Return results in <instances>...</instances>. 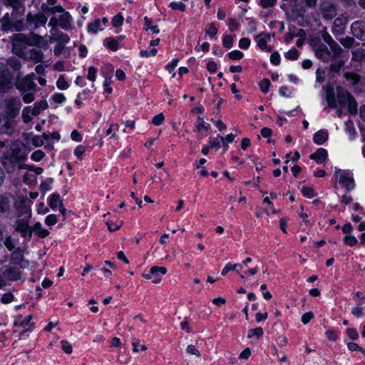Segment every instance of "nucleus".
<instances>
[{
	"label": "nucleus",
	"instance_id": "7ed1b4c3",
	"mask_svg": "<svg viewBox=\"0 0 365 365\" xmlns=\"http://www.w3.org/2000/svg\"><path fill=\"white\" fill-rule=\"evenodd\" d=\"M42 10L46 14L50 16L48 26L53 28L59 26L62 29L67 30L71 26L72 17L68 11L58 5L53 7H48L42 5Z\"/></svg>",
	"mask_w": 365,
	"mask_h": 365
},
{
	"label": "nucleus",
	"instance_id": "c756f323",
	"mask_svg": "<svg viewBox=\"0 0 365 365\" xmlns=\"http://www.w3.org/2000/svg\"><path fill=\"white\" fill-rule=\"evenodd\" d=\"M23 181L29 186H34L37 183V178H36L35 174L26 173L24 175Z\"/></svg>",
	"mask_w": 365,
	"mask_h": 365
},
{
	"label": "nucleus",
	"instance_id": "49530a36",
	"mask_svg": "<svg viewBox=\"0 0 365 365\" xmlns=\"http://www.w3.org/2000/svg\"><path fill=\"white\" fill-rule=\"evenodd\" d=\"M357 239L351 235H347L344 237V243L347 246H354L357 243Z\"/></svg>",
	"mask_w": 365,
	"mask_h": 365
},
{
	"label": "nucleus",
	"instance_id": "4d7b16f0",
	"mask_svg": "<svg viewBox=\"0 0 365 365\" xmlns=\"http://www.w3.org/2000/svg\"><path fill=\"white\" fill-rule=\"evenodd\" d=\"M228 56L232 60H240L243 58L244 54L239 50H234L228 53Z\"/></svg>",
	"mask_w": 365,
	"mask_h": 365
},
{
	"label": "nucleus",
	"instance_id": "cd10ccee",
	"mask_svg": "<svg viewBox=\"0 0 365 365\" xmlns=\"http://www.w3.org/2000/svg\"><path fill=\"white\" fill-rule=\"evenodd\" d=\"M210 129V125L203 120L202 118L198 117L197 122L195 123V131L202 132L207 131Z\"/></svg>",
	"mask_w": 365,
	"mask_h": 365
},
{
	"label": "nucleus",
	"instance_id": "a18cd8bd",
	"mask_svg": "<svg viewBox=\"0 0 365 365\" xmlns=\"http://www.w3.org/2000/svg\"><path fill=\"white\" fill-rule=\"evenodd\" d=\"M349 109V112L351 114H355L357 112V103L354 98L351 97L350 101L347 103L346 106Z\"/></svg>",
	"mask_w": 365,
	"mask_h": 365
},
{
	"label": "nucleus",
	"instance_id": "864d4df0",
	"mask_svg": "<svg viewBox=\"0 0 365 365\" xmlns=\"http://www.w3.org/2000/svg\"><path fill=\"white\" fill-rule=\"evenodd\" d=\"M51 100L56 103L61 104L66 101V97L61 93H55L52 95Z\"/></svg>",
	"mask_w": 365,
	"mask_h": 365
},
{
	"label": "nucleus",
	"instance_id": "a211bd4d",
	"mask_svg": "<svg viewBox=\"0 0 365 365\" xmlns=\"http://www.w3.org/2000/svg\"><path fill=\"white\" fill-rule=\"evenodd\" d=\"M316 56L323 61H329L331 58V53L327 46L324 44H320L316 49Z\"/></svg>",
	"mask_w": 365,
	"mask_h": 365
},
{
	"label": "nucleus",
	"instance_id": "13d9d810",
	"mask_svg": "<svg viewBox=\"0 0 365 365\" xmlns=\"http://www.w3.org/2000/svg\"><path fill=\"white\" fill-rule=\"evenodd\" d=\"M227 26L231 31H237L240 28V24L235 19H230Z\"/></svg>",
	"mask_w": 365,
	"mask_h": 365
},
{
	"label": "nucleus",
	"instance_id": "f03ea898",
	"mask_svg": "<svg viewBox=\"0 0 365 365\" xmlns=\"http://www.w3.org/2000/svg\"><path fill=\"white\" fill-rule=\"evenodd\" d=\"M29 152L25 145L20 140L11 143L9 147H6L2 153V163L5 168L9 171L10 167L14 168L16 163L25 161L28 158Z\"/></svg>",
	"mask_w": 365,
	"mask_h": 365
},
{
	"label": "nucleus",
	"instance_id": "4c0bfd02",
	"mask_svg": "<svg viewBox=\"0 0 365 365\" xmlns=\"http://www.w3.org/2000/svg\"><path fill=\"white\" fill-rule=\"evenodd\" d=\"M324 41H326L329 46L330 47L332 48V50L334 51V53L336 54L337 53V50H339L340 48L339 47V46L337 45V43H336L333 39L331 38V36L327 34V35H325L324 36Z\"/></svg>",
	"mask_w": 365,
	"mask_h": 365
},
{
	"label": "nucleus",
	"instance_id": "2eb2a0df",
	"mask_svg": "<svg viewBox=\"0 0 365 365\" xmlns=\"http://www.w3.org/2000/svg\"><path fill=\"white\" fill-rule=\"evenodd\" d=\"M4 277L9 280H18L21 278V272L16 267H6L2 271Z\"/></svg>",
	"mask_w": 365,
	"mask_h": 365
},
{
	"label": "nucleus",
	"instance_id": "39448f33",
	"mask_svg": "<svg viewBox=\"0 0 365 365\" xmlns=\"http://www.w3.org/2000/svg\"><path fill=\"white\" fill-rule=\"evenodd\" d=\"M25 216L23 218L16 220L14 225V230L19 232L21 236L27 240L32 237L31 227L29 226V219L31 217V209L30 207H25Z\"/></svg>",
	"mask_w": 365,
	"mask_h": 365
},
{
	"label": "nucleus",
	"instance_id": "e433bc0d",
	"mask_svg": "<svg viewBox=\"0 0 365 365\" xmlns=\"http://www.w3.org/2000/svg\"><path fill=\"white\" fill-rule=\"evenodd\" d=\"M56 86L59 90H66L69 88V83L63 76H61L56 81Z\"/></svg>",
	"mask_w": 365,
	"mask_h": 365
},
{
	"label": "nucleus",
	"instance_id": "69168bd1",
	"mask_svg": "<svg viewBox=\"0 0 365 365\" xmlns=\"http://www.w3.org/2000/svg\"><path fill=\"white\" fill-rule=\"evenodd\" d=\"M186 352L190 355H195L197 357L200 356V351L197 350L192 344H190L186 348Z\"/></svg>",
	"mask_w": 365,
	"mask_h": 365
},
{
	"label": "nucleus",
	"instance_id": "0e129e2a",
	"mask_svg": "<svg viewBox=\"0 0 365 365\" xmlns=\"http://www.w3.org/2000/svg\"><path fill=\"white\" fill-rule=\"evenodd\" d=\"M251 44V41L248 38H242L239 41V47L242 49H247Z\"/></svg>",
	"mask_w": 365,
	"mask_h": 365
},
{
	"label": "nucleus",
	"instance_id": "a19ab883",
	"mask_svg": "<svg viewBox=\"0 0 365 365\" xmlns=\"http://www.w3.org/2000/svg\"><path fill=\"white\" fill-rule=\"evenodd\" d=\"M301 191L303 195L308 198H312L316 195L314 189L311 187L304 186L302 187Z\"/></svg>",
	"mask_w": 365,
	"mask_h": 365
},
{
	"label": "nucleus",
	"instance_id": "b1692460",
	"mask_svg": "<svg viewBox=\"0 0 365 365\" xmlns=\"http://www.w3.org/2000/svg\"><path fill=\"white\" fill-rule=\"evenodd\" d=\"M160 273L161 275H164L167 273V269L164 267H152L150 269V272L148 274H143L142 277L146 279H151L153 281V274Z\"/></svg>",
	"mask_w": 365,
	"mask_h": 365
},
{
	"label": "nucleus",
	"instance_id": "bb28decb",
	"mask_svg": "<svg viewBox=\"0 0 365 365\" xmlns=\"http://www.w3.org/2000/svg\"><path fill=\"white\" fill-rule=\"evenodd\" d=\"M243 268V265L240 264H232L231 262H228L225 264V267L222 269L221 272V274L222 276L226 275L230 271L236 270L237 273H240V269Z\"/></svg>",
	"mask_w": 365,
	"mask_h": 365
},
{
	"label": "nucleus",
	"instance_id": "680f3d73",
	"mask_svg": "<svg viewBox=\"0 0 365 365\" xmlns=\"http://www.w3.org/2000/svg\"><path fill=\"white\" fill-rule=\"evenodd\" d=\"M106 224L108 230L111 232H113L118 230L122 226L123 221H119L117 222H108Z\"/></svg>",
	"mask_w": 365,
	"mask_h": 365
},
{
	"label": "nucleus",
	"instance_id": "bf43d9fd",
	"mask_svg": "<svg viewBox=\"0 0 365 365\" xmlns=\"http://www.w3.org/2000/svg\"><path fill=\"white\" fill-rule=\"evenodd\" d=\"M58 220L57 217L54 214L48 215L45 219V224L48 226H53L56 224Z\"/></svg>",
	"mask_w": 365,
	"mask_h": 365
},
{
	"label": "nucleus",
	"instance_id": "72a5a7b5",
	"mask_svg": "<svg viewBox=\"0 0 365 365\" xmlns=\"http://www.w3.org/2000/svg\"><path fill=\"white\" fill-rule=\"evenodd\" d=\"M23 100L26 103H30L34 101V93L33 91H20Z\"/></svg>",
	"mask_w": 365,
	"mask_h": 365
},
{
	"label": "nucleus",
	"instance_id": "052dcab7",
	"mask_svg": "<svg viewBox=\"0 0 365 365\" xmlns=\"http://www.w3.org/2000/svg\"><path fill=\"white\" fill-rule=\"evenodd\" d=\"M61 348L63 351L66 354H71L73 351V347L71 343H69L67 341L63 340L61 341Z\"/></svg>",
	"mask_w": 365,
	"mask_h": 365
},
{
	"label": "nucleus",
	"instance_id": "393cba45",
	"mask_svg": "<svg viewBox=\"0 0 365 365\" xmlns=\"http://www.w3.org/2000/svg\"><path fill=\"white\" fill-rule=\"evenodd\" d=\"M25 52L26 55L25 58H29L35 61V63L41 62L43 58V54L41 51L33 48L29 50V54L27 53V49H26Z\"/></svg>",
	"mask_w": 365,
	"mask_h": 365
},
{
	"label": "nucleus",
	"instance_id": "774afa93",
	"mask_svg": "<svg viewBox=\"0 0 365 365\" xmlns=\"http://www.w3.org/2000/svg\"><path fill=\"white\" fill-rule=\"evenodd\" d=\"M354 299L359 305H363L365 304V296L360 292L355 294Z\"/></svg>",
	"mask_w": 365,
	"mask_h": 365
},
{
	"label": "nucleus",
	"instance_id": "aec40b11",
	"mask_svg": "<svg viewBox=\"0 0 365 365\" xmlns=\"http://www.w3.org/2000/svg\"><path fill=\"white\" fill-rule=\"evenodd\" d=\"M12 120L5 115H0V133L11 132Z\"/></svg>",
	"mask_w": 365,
	"mask_h": 365
},
{
	"label": "nucleus",
	"instance_id": "f257e3e1",
	"mask_svg": "<svg viewBox=\"0 0 365 365\" xmlns=\"http://www.w3.org/2000/svg\"><path fill=\"white\" fill-rule=\"evenodd\" d=\"M50 43L47 38L38 35H32L31 38H28L23 34H17L12 38V51L14 53L21 58H26V49L28 46H36L40 48L47 49Z\"/></svg>",
	"mask_w": 365,
	"mask_h": 365
},
{
	"label": "nucleus",
	"instance_id": "473e14b6",
	"mask_svg": "<svg viewBox=\"0 0 365 365\" xmlns=\"http://www.w3.org/2000/svg\"><path fill=\"white\" fill-rule=\"evenodd\" d=\"M145 21V29L147 31H150L153 34H158L160 32V29L158 26L152 24V20L147 16L144 18Z\"/></svg>",
	"mask_w": 365,
	"mask_h": 365
},
{
	"label": "nucleus",
	"instance_id": "6e6d98bb",
	"mask_svg": "<svg viewBox=\"0 0 365 365\" xmlns=\"http://www.w3.org/2000/svg\"><path fill=\"white\" fill-rule=\"evenodd\" d=\"M158 53V50L156 48H152L150 51L148 50H141L140 51V56L143 58H148L150 56H156Z\"/></svg>",
	"mask_w": 365,
	"mask_h": 365
},
{
	"label": "nucleus",
	"instance_id": "6e6552de",
	"mask_svg": "<svg viewBox=\"0 0 365 365\" xmlns=\"http://www.w3.org/2000/svg\"><path fill=\"white\" fill-rule=\"evenodd\" d=\"M108 23V20L106 17L102 19H95L93 21L90 22L87 26V31L90 34H97L99 31H103Z\"/></svg>",
	"mask_w": 365,
	"mask_h": 365
},
{
	"label": "nucleus",
	"instance_id": "20e7f679",
	"mask_svg": "<svg viewBox=\"0 0 365 365\" xmlns=\"http://www.w3.org/2000/svg\"><path fill=\"white\" fill-rule=\"evenodd\" d=\"M324 91L327 104L329 107L331 108H337V106H339L340 108H344L352 97L348 91L342 88H338L336 99L334 96V87L331 85L324 87Z\"/></svg>",
	"mask_w": 365,
	"mask_h": 365
},
{
	"label": "nucleus",
	"instance_id": "4468645a",
	"mask_svg": "<svg viewBox=\"0 0 365 365\" xmlns=\"http://www.w3.org/2000/svg\"><path fill=\"white\" fill-rule=\"evenodd\" d=\"M40 113L39 109L37 107L27 106L24 108L22 111V118L26 123L31 121L34 117L38 115Z\"/></svg>",
	"mask_w": 365,
	"mask_h": 365
},
{
	"label": "nucleus",
	"instance_id": "ddd939ff",
	"mask_svg": "<svg viewBox=\"0 0 365 365\" xmlns=\"http://www.w3.org/2000/svg\"><path fill=\"white\" fill-rule=\"evenodd\" d=\"M353 35L359 39L365 38V21H356L351 26Z\"/></svg>",
	"mask_w": 365,
	"mask_h": 365
},
{
	"label": "nucleus",
	"instance_id": "5fc2aeb1",
	"mask_svg": "<svg viewBox=\"0 0 365 365\" xmlns=\"http://www.w3.org/2000/svg\"><path fill=\"white\" fill-rule=\"evenodd\" d=\"M96 74H97V68L93 66H90L88 69L87 78L89 81L94 82L97 77Z\"/></svg>",
	"mask_w": 365,
	"mask_h": 365
},
{
	"label": "nucleus",
	"instance_id": "338daca9",
	"mask_svg": "<svg viewBox=\"0 0 365 365\" xmlns=\"http://www.w3.org/2000/svg\"><path fill=\"white\" fill-rule=\"evenodd\" d=\"M165 120V117L163 113H159L153 118L152 123L155 125H160Z\"/></svg>",
	"mask_w": 365,
	"mask_h": 365
},
{
	"label": "nucleus",
	"instance_id": "dca6fc26",
	"mask_svg": "<svg viewBox=\"0 0 365 365\" xmlns=\"http://www.w3.org/2000/svg\"><path fill=\"white\" fill-rule=\"evenodd\" d=\"M4 3L13 9V16L22 14L24 11V6L20 0H5Z\"/></svg>",
	"mask_w": 365,
	"mask_h": 365
},
{
	"label": "nucleus",
	"instance_id": "58836bf2",
	"mask_svg": "<svg viewBox=\"0 0 365 365\" xmlns=\"http://www.w3.org/2000/svg\"><path fill=\"white\" fill-rule=\"evenodd\" d=\"M218 29L214 23L209 24L205 29L206 34L208 35L211 38H215Z\"/></svg>",
	"mask_w": 365,
	"mask_h": 365
},
{
	"label": "nucleus",
	"instance_id": "f8f14e48",
	"mask_svg": "<svg viewBox=\"0 0 365 365\" xmlns=\"http://www.w3.org/2000/svg\"><path fill=\"white\" fill-rule=\"evenodd\" d=\"M321 12L322 16L326 19H331L336 14L334 5L329 1H324L321 4Z\"/></svg>",
	"mask_w": 365,
	"mask_h": 365
},
{
	"label": "nucleus",
	"instance_id": "c85d7f7f",
	"mask_svg": "<svg viewBox=\"0 0 365 365\" xmlns=\"http://www.w3.org/2000/svg\"><path fill=\"white\" fill-rule=\"evenodd\" d=\"M119 125L115 123H112L110 125L108 129L106 130V135H110L112 138L118 140V136L117 135L118 131L119 130Z\"/></svg>",
	"mask_w": 365,
	"mask_h": 365
},
{
	"label": "nucleus",
	"instance_id": "c9c22d12",
	"mask_svg": "<svg viewBox=\"0 0 365 365\" xmlns=\"http://www.w3.org/2000/svg\"><path fill=\"white\" fill-rule=\"evenodd\" d=\"M222 44L226 48H231L233 46L234 36L225 34L222 38Z\"/></svg>",
	"mask_w": 365,
	"mask_h": 365
},
{
	"label": "nucleus",
	"instance_id": "79ce46f5",
	"mask_svg": "<svg viewBox=\"0 0 365 365\" xmlns=\"http://www.w3.org/2000/svg\"><path fill=\"white\" fill-rule=\"evenodd\" d=\"M173 10L184 11L186 9V5L180 1H172L169 4Z\"/></svg>",
	"mask_w": 365,
	"mask_h": 365
},
{
	"label": "nucleus",
	"instance_id": "412c9836",
	"mask_svg": "<svg viewBox=\"0 0 365 365\" xmlns=\"http://www.w3.org/2000/svg\"><path fill=\"white\" fill-rule=\"evenodd\" d=\"M32 233L34 232L39 237L44 238L49 235V231L43 227L40 222H36L33 227H31Z\"/></svg>",
	"mask_w": 365,
	"mask_h": 365
},
{
	"label": "nucleus",
	"instance_id": "8fccbe9b",
	"mask_svg": "<svg viewBox=\"0 0 365 365\" xmlns=\"http://www.w3.org/2000/svg\"><path fill=\"white\" fill-rule=\"evenodd\" d=\"M124 21V18L121 14H118L115 16H113L112 19V25L114 27H118L120 26Z\"/></svg>",
	"mask_w": 365,
	"mask_h": 365
},
{
	"label": "nucleus",
	"instance_id": "ea45409f",
	"mask_svg": "<svg viewBox=\"0 0 365 365\" xmlns=\"http://www.w3.org/2000/svg\"><path fill=\"white\" fill-rule=\"evenodd\" d=\"M224 142H225L224 137L218 135L217 137L213 138L212 140H211L210 141V145L212 148H220L222 145V143H223Z\"/></svg>",
	"mask_w": 365,
	"mask_h": 365
},
{
	"label": "nucleus",
	"instance_id": "de8ad7c7",
	"mask_svg": "<svg viewBox=\"0 0 365 365\" xmlns=\"http://www.w3.org/2000/svg\"><path fill=\"white\" fill-rule=\"evenodd\" d=\"M45 155H45L44 152H43L41 150H37L31 154V159L33 161L38 162V161L41 160L45 157Z\"/></svg>",
	"mask_w": 365,
	"mask_h": 365
},
{
	"label": "nucleus",
	"instance_id": "0eeeda50",
	"mask_svg": "<svg viewBox=\"0 0 365 365\" xmlns=\"http://www.w3.org/2000/svg\"><path fill=\"white\" fill-rule=\"evenodd\" d=\"M335 175L339 179V182L346 188L347 191H351L355 187V183L352 173L347 170H341L335 169Z\"/></svg>",
	"mask_w": 365,
	"mask_h": 365
},
{
	"label": "nucleus",
	"instance_id": "37998d69",
	"mask_svg": "<svg viewBox=\"0 0 365 365\" xmlns=\"http://www.w3.org/2000/svg\"><path fill=\"white\" fill-rule=\"evenodd\" d=\"M299 56V53L296 48H292L289 51H288L285 54V58L294 61L297 60Z\"/></svg>",
	"mask_w": 365,
	"mask_h": 365
},
{
	"label": "nucleus",
	"instance_id": "2f4dec72",
	"mask_svg": "<svg viewBox=\"0 0 365 365\" xmlns=\"http://www.w3.org/2000/svg\"><path fill=\"white\" fill-rule=\"evenodd\" d=\"M345 131L346 134L349 135L350 140L354 139L356 135V130L354 123L351 121L347 120L345 123Z\"/></svg>",
	"mask_w": 365,
	"mask_h": 365
},
{
	"label": "nucleus",
	"instance_id": "c03bdc74",
	"mask_svg": "<svg viewBox=\"0 0 365 365\" xmlns=\"http://www.w3.org/2000/svg\"><path fill=\"white\" fill-rule=\"evenodd\" d=\"M7 65L14 71H17L21 68V63L19 60L16 58H11L8 59Z\"/></svg>",
	"mask_w": 365,
	"mask_h": 365
},
{
	"label": "nucleus",
	"instance_id": "9d476101",
	"mask_svg": "<svg viewBox=\"0 0 365 365\" xmlns=\"http://www.w3.org/2000/svg\"><path fill=\"white\" fill-rule=\"evenodd\" d=\"M48 17L49 16L44 12L43 14H29L27 15V22L31 27L36 28L40 25H45L47 21Z\"/></svg>",
	"mask_w": 365,
	"mask_h": 365
},
{
	"label": "nucleus",
	"instance_id": "603ef678",
	"mask_svg": "<svg viewBox=\"0 0 365 365\" xmlns=\"http://www.w3.org/2000/svg\"><path fill=\"white\" fill-rule=\"evenodd\" d=\"M259 88L262 93H267L269 91V86H270V81L268 78H264L260 83H259Z\"/></svg>",
	"mask_w": 365,
	"mask_h": 365
},
{
	"label": "nucleus",
	"instance_id": "4be33fe9",
	"mask_svg": "<svg viewBox=\"0 0 365 365\" xmlns=\"http://www.w3.org/2000/svg\"><path fill=\"white\" fill-rule=\"evenodd\" d=\"M103 45L112 51H117L120 48L118 40L114 37L106 38L103 41Z\"/></svg>",
	"mask_w": 365,
	"mask_h": 365
},
{
	"label": "nucleus",
	"instance_id": "f3484780",
	"mask_svg": "<svg viewBox=\"0 0 365 365\" xmlns=\"http://www.w3.org/2000/svg\"><path fill=\"white\" fill-rule=\"evenodd\" d=\"M328 156L327 150L324 148H319L314 153L311 154L309 158L312 160H314L317 163L322 164L324 163Z\"/></svg>",
	"mask_w": 365,
	"mask_h": 365
},
{
	"label": "nucleus",
	"instance_id": "9b49d317",
	"mask_svg": "<svg viewBox=\"0 0 365 365\" xmlns=\"http://www.w3.org/2000/svg\"><path fill=\"white\" fill-rule=\"evenodd\" d=\"M34 73L27 75L18 83L19 91H36V84L34 82Z\"/></svg>",
	"mask_w": 365,
	"mask_h": 365
},
{
	"label": "nucleus",
	"instance_id": "423d86ee",
	"mask_svg": "<svg viewBox=\"0 0 365 365\" xmlns=\"http://www.w3.org/2000/svg\"><path fill=\"white\" fill-rule=\"evenodd\" d=\"M32 316L29 314L25 317L19 316L14 321V332L19 333L21 336L30 331L34 326L31 322Z\"/></svg>",
	"mask_w": 365,
	"mask_h": 365
},
{
	"label": "nucleus",
	"instance_id": "09e8293b",
	"mask_svg": "<svg viewBox=\"0 0 365 365\" xmlns=\"http://www.w3.org/2000/svg\"><path fill=\"white\" fill-rule=\"evenodd\" d=\"M53 182V180L49 178L46 181H43L40 185V190L42 192L46 193L47 191L51 190V185Z\"/></svg>",
	"mask_w": 365,
	"mask_h": 365
},
{
	"label": "nucleus",
	"instance_id": "7c9ffc66",
	"mask_svg": "<svg viewBox=\"0 0 365 365\" xmlns=\"http://www.w3.org/2000/svg\"><path fill=\"white\" fill-rule=\"evenodd\" d=\"M264 334V330L261 327H257L255 329H250L247 331V337L249 339H252L256 337L259 339L262 337Z\"/></svg>",
	"mask_w": 365,
	"mask_h": 365
},
{
	"label": "nucleus",
	"instance_id": "f704fd0d",
	"mask_svg": "<svg viewBox=\"0 0 365 365\" xmlns=\"http://www.w3.org/2000/svg\"><path fill=\"white\" fill-rule=\"evenodd\" d=\"M23 259V252L20 250H15L11 254V263L17 265L20 260Z\"/></svg>",
	"mask_w": 365,
	"mask_h": 365
},
{
	"label": "nucleus",
	"instance_id": "3c124183",
	"mask_svg": "<svg viewBox=\"0 0 365 365\" xmlns=\"http://www.w3.org/2000/svg\"><path fill=\"white\" fill-rule=\"evenodd\" d=\"M9 207V201L7 197L0 196V212L6 211Z\"/></svg>",
	"mask_w": 365,
	"mask_h": 365
},
{
	"label": "nucleus",
	"instance_id": "6ab92c4d",
	"mask_svg": "<svg viewBox=\"0 0 365 365\" xmlns=\"http://www.w3.org/2000/svg\"><path fill=\"white\" fill-rule=\"evenodd\" d=\"M70 41V38L68 36L63 33H56L51 31V36L49 37V42L51 43L53 42H59L61 44L66 45Z\"/></svg>",
	"mask_w": 365,
	"mask_h": 365
},
{
	"label": "nucleus",
	"instance_id": "a878e982",
	"mask_svg": "<svg viewBox=\"0 0 365 365\" xmlns=\"http://www.w3.org/2000/svg\"><path fill=\"white\" fill-rule=\"evenodd\" d=\"M48 205L53 210H56L58 207L63 205L60 195L58 193H53L48 200Z\"/></svg>",
	"mask_w": 365,
	"mask_h": 365
},
{
	"label": "nucleus",
	"instance_id": "e2e57ef3",
	"mask_svg": "<svg viewBox=\"0 0 365 365\" xmlns=\"http://www.w3.org/2000/svg\"><path fill=\"white\" fill-rule=\"evenodd\" d=\"M353 56L355 59L361 60L365 56V49L363 48L355 49L353 51Z\"/></svg>",
	"mask_w": 365,
	"mask_h": 365
},
{
	"label": "nucleus",
	"instance_id": "5701e85b",
	"mask_svg": "<svg viewBox=\"0 0 365 365\" xmlns=\"http://www.w3.org/2000/svg\"><path fill=\"white\" fill-rule=\"evenodd\" d=\"M328 137L327 130H320L314 135L313 140L317 145H322L328 140Z\"/></svg>",
	"mask_w": 365,
	"mask_h": 365
},
{
	"label": "nucleus",
	"instance_id": "1a4fd4ad",
	"mask_svg": "<svg viewBox=\"0 0 365 365\" xmlns=\"http://www.w3.org/2000/svg\"><path fill=\"white\" fill-rule=\"evenodd\" d=\"M255 41L257 46L262 51H271V48L267 46V43L271 40V35L267 32H261L255 36Z\"/></svg>",
	"mask_w": 365,
	"mask_h": 365
}]
</instances>
